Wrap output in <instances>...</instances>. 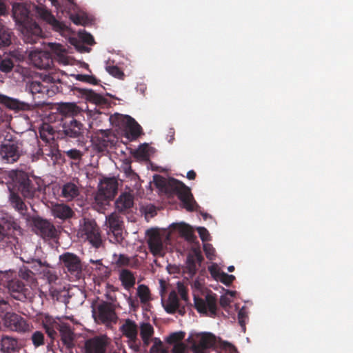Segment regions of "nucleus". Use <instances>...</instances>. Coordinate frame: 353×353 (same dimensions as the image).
Segmentation results:
<instances>
[{
	"instance_id": "f257e3e1",
	"label": "nucleus",
	"mask_w": 353,
	"mask_h": 353,
	"mask_svg": "<svg viewBox=\"0 0 353 353\" xmlns=\"http://www.w3.org/2000/svg\"><path fill=\"white\" fill-rule=\"evenodd\" d=\"M12 16L20 26L26 43H35L42 37L41 27L30 17V10L25 4L14 3L12 6Z\"/></svg>"
},
{
	"instance_id": "f03ea898",
	"label": "nucleus",
	"mask_w": 353,
	"mask_h": 353,
	"mask_svg": "<svg viewBox=\"0 0 353 353\" xmlns=\"http://www.w3.org/2000/svg\"><path fill=\"white\" fill-rule=\"evenodd\" d=\"M8 176L12 182V189L10 191L20 193L25 199L39 196L41 185L37 178L19 170L10 171Z\"/></svg>"
},
{
	"instance_id": "7ed1b4c3",
	"label": "nucleus",
	"mask_w": 353,
	"mask_h": 353,
	"mask_svg": "<svg viewBox=\"0 0 353 353\" xmlns=\"http://www.w3.org/2000/svg\"><path fill=\"white\" fill-rule=\"evenodd\" d=\"M156 178L160 179V181H156L157 185L165 186L168 192L176 194L179 200L182 202L183 208H185L188 211H194L199 207L198 204L194 199V197L190 192V189L183 183L175 179H171L165 184L163 179L161 176H156L154 177L155 180Z\"/></svg>"
},
{
	"instance_id": "20e7f679",
	"label": "nucleus",
	"mask_w": 353,
	"mask_h": 353,
	"mask_svg": "<svg viewBox=\"0 0 353 353\" xmlns=\"http://www.w3.org/2000/svg\"><path fill=\"white\" fill-rule=\"evenodd\" d=\"M78 236L88 241L94 248H99L102 245V236L100 228L94 219L83 218L79 221Z\"/></svg>"
},
{
	"instance_id": "39448f33",
	"label": "nucleus",
	"mask_w": 353,
	"mask_h": 353,
	"mask_svg": "<svg viewBox=\"0 0 353 353\" xmlns=\"http://www.w3.org/2000/svg\"><path fill=\"white\" fill-rule=\"evenodd\" d=\"M56 83L62 84L59 77L56 74H41L39 79L32 80L27 83V89L32 95L36 94L50 95V92H54V88L56 87L57 92H62L61 86L55 85Z\"/></svg>"
},
{
	"instance_id": "423d86ee",
	"label": "nucleus",
	"mask_w": 353,
	"mask_h": 353,
	"mask_svg": "<svg viewBox=\"0 0 353 353\" xmlns=\"http://www.w3.org/2000/svg\"><path fill=\"white\" fill-rule=\"evenodd\" d=\"M194 305L196 311L201 314L211 318L218 315L217 299L214 293H208L203 297L194 296Z\"/></svg>"
},
{
	"instance_id": "0eeeda50",
	"label": "nucleus",
	"mask_w": 353,
	"mask_h": 353,
	"mask_svg": "<svg viewBox=\"0 0 353 353\" xmlns=\"http://www.w3.org/2000/svg\"><path fill=\"white\" fill-rule=\"evenodd\" d=\"M3 323L5 327L19 334H27L32 329V324L25 318L15 312H7Z\"/></svg>"
},
{
	"instance_id": "6e6552de",
	"label": "nucleus",
	"mask_w": 353,
	"mask_h": 353,
	"mask_svg": "<svg viewBox=\"0 0 353 353\" xmlns=\"http://www.w3.org/2000/svg\"><path fill=\"white\" fill-rule=\"evenodd\" d=\"M62 132L65 138L78 139L79 140L83 137L85 128L84 125L78 119L73 117L60 119Z\"/></svg>"
},
{
	"instance_id": "1a4fd4ad",
	"label": "nucleus",
	"mask_w": 353,
	"mask_h": 353,
	"mask_svg": "<svg viewBox=\"0 0 353 353\" xmlns=\"http://www.w3.org/2000/svg\"><path fill=\"white\" fill-rule=\"evenodd\" d=\"M59 261L65 272H68L77 279L80 278L82 273V263L79 256L67 252L59 256Z\"/></svg>"
},
{
	"instance_id": "9d476101",
	"label": "nucleus",
	"mask_w": 353,
	"mask_h": 353,
	"mask_svg": "<svg viewBox=\"0 0 353 353\" xmlns=\"http://www.w3.org/2000/svg\"><path fill=\"white\" fill-rule=\"evenodd\" d=\"M36 14L43 21L48 23L52 28L53 30L59 32L61 35L65 36L69 32V28L63 23L58 21L51 13V12L47 9L43 5L37 6L35 7Z\"/></svg>"
},
{
	"instance_id": "9b49d317",
	"label": "nucleus",
	"mask_w": 353,
	"mask_h": 353,
	"mask_svg": "<svg viewBox=\"0 0 353 353\" xmlns=\"http://www.w3.org/2000/svg\"><path fill=\"white\" fill-rule=\"evenodd\" d=\"M110 341L105 335L95 336L85 341V353H107Z\"/></svg>"
},
{
	"instance_id": "f8f14e48",
	"label": "nucleus",
	"mask_w": 353,
	"mask_h": 353,
	"mask_svg": "<svg viewBox=\"0 0 353 353\" xmlns=\"http://www.w3.org/2000/svg\"><path fill=\"white\" fill-rule=\"evenodd\" d=\"M214 336L210 333L196 335L192 340L191 350L193 353H208V350L214 346Z\"/></svg>"
},
{
	"instance_id": "ddd939ff",
	"label": "nucleus",
	"mask_w": 353,
	"mask_h": 353,
	"mask_svg": "<svg viewBox=\"0 0 353 353\" xmlns=\"http://www.w3.org/2000/svg\"><path fill=\"white\" fill-rule=\"evenodd\" d=\"M21 156L19 147L17 143L8 142L0 145V157L4 163H14Z\"/></svg>"
},
{
	"instance_id": "4468645a",
	"label": "nucleus",
	"mask_w": 353,
	"mask_h": 353,
	"mask_svg": "<svg viewBox=\"0 0 353 353\" xmlns=\"http://www.w3.org/2000/svg\"><path fill=\"white\" fill-rule=\"evenodd\" d=\"M95 148L100 152L112 148L114 144V137L112 134L110 130H101L97 133L94 139Z\"/></svg>"
},
{
	"instance_id": "2eb2a0df",
	"label": "nucleus",
	"mask_w": 353,
	"mask_h": 353,
	"mask_svg": "<svg viewBox=\"0 0 353 353\" xmlns=\"http://www.w3.org/2000/svg\"><path fill=\"white\" fill-rule=\"evenodd\" d=\"M95 319L102 323H111L117 319L116 313L110 303L103 301L99 304L93 314Z\"/></svg>"
},
{
	"instance_id": "dca6fc26",
	"label": "nucleus",
	"mask_w": 353,
	"mask_h": 353,
	"mask_svg": "<svg viewBox=\"0 0 353 353\" xmlns=\"http://www.w3.org/2000/svg\"><path fill=\"white\" fill-rule=\"evenodd\" d=\"M31 63L37 68L47 70L53 64L52 54L46 51H34L30 54Z\"/></svg>"
},
{
	"instance_id": "f3484780",
	"label": "nucleus",
	"mask_w": 353,
	"mask_h": 353,
	"mask_svg": "<svg viewBox=\"0 0 353 353\" xmlns=\"http://www.w3.org/2000/svg\"><path fill=\"white\" fill-rule=\"evenodd\" d=\"M34 225L37 232L43 238L52 239L57 237V230L54 225L46 219L36 218Z\"/></svg>"
},
{
	"instance_id": "a211bd4d",
	"label": "nucleus",
	"mask_w": 353,
	"mask_h": 353,
	"mask_svg": "<svg viewBox=\"0 0 353 353\" xmlns=\"http://www.w3.org/2000/svg\"><path fill=\"white\" fill-rule=\"evenodd\" d=\"M203 261V257L199 249L194 248L192 252L189 253L186 259L185 270L190 276H194L198 270V266Z\"/></svg>"
},
{
	"instance_id": "6ab92c4d",
	"label": "nucleus",
	"mask_w": 353,
	"mask_h": 353,
	"mask_svg": "<svg viewBox=\"0 0 353 353\" xmlns=\"http://www.w3.org/2000/svg\"><path fill=\"white\" fill-rule=\"evenodd\" d=\"M163 305L165 312L168 314H172L176 312L181 316L185 314V305H182L179 303L178 295L174 290L170 292L167 301L163 303Z\"/></svg>"
},
{
	"instance_id": "aec40b11",
	"label": "nucleus",
	"mask_w": 353,
	"mask_h": 353,
	"mask_svg": "<svg viewBox=\"0 0 353 353\" xmlns=\"http://www.w3.org/2000/svg\"><path fill=\"white\" fill-rule=\"evenodd\" d=\"M9 201L11 206L19 212L23 219L26 221L30 220V214L28 212V207L17 192L10 191Z\"/></svg>"
},
{
	"instance_id": "412c9836",
	"label": "nucleus",
	"mask_w": 353,
	"mask_h": 353,
	"mask_svg": "<svg viewBox=\"0 0 353 353\" xmlns=\"http://www.w3.org/2000/svg\"><path fill=\"white\" fill-rule=\"evenodd\" d=\"M107 224L117 242L122 241L123 221L116 213H112L107 218Z\"/></svg>"
},
{
	"instance_id": "4be33fe9",
	"label": "nucleus",
	"mask_w": 353,
	"mask_h": 353,
	"mask_svg": "<svg viewBox=\"0 0 353 353\" xmlns=\"http://www.w3.org/2000/svg\"><path fill=\"white\" fill-rule=\"evenodd\" d=\"M63 322H59L51 316H47L42 321V327L52 342L57 336V332L61 327Z\"/></svg>"
},
{
	"instance_id": "5701e85b",
	"label": "nucleus",
	"mask_w": 353,
	"mask_h": 353,
	"mask_svg": "<svg viewBox=\"0 0 353 353\" xmlns=\"http://www.w3.org/2000/svg\"><path fill=\"white\" fill-rule=\"evenodd\" d=\"M61 340L67 349H72L74 346V334L70 325L67 323H63L59 330Z\"/></svg>"
},
{
	"instance_id": "b1692460",
	"label": "nucleus",
	"mask_w": 353,
	"mask_h": 353,
	"mask_svg": "<svg viewBox=\"0 0 353 353\" xmlns=\"http://www.w3.org/2000/svg\"><path fill=\"white\" fill-rule=\"evenodd\" d=\"M120 330L125 337L135 343L137 341L138 327L134 321L129 319H126Z\"/></svg>"
},
{
	"instance_id": "393cba45",
	"label": "nucleus",
	"mask_w": 353,
	"mask_h": 353,
	"mask_svg": "<svg viewBox=\"0 0 353 353\" xmlns=\"http://www.w3.org/2000/svg\"><path fill=\"white\" fill-rule=\"evenodd\" d=\"M116 208L120 212H126L134 205V196L129 192L122 193L115 202Z\"/></svg>"
},
{
	"instance_id": "a878e982",
	"label": "nucleus",
	"mask_w": 353,
	"mask_h": 353,
	"mask_svg": "<svg viewBox=\"0 0 353 353\" xmlns=\"http://www.w3.org/2000/svg\"><path fill=\"white\" fill-rule=\"evenodd\" d=\"M58 112L61 116L60 119L73 117L80 113L79 108L74 103H61L58 106Z\"/></svg>"
},
{
	"instance_id": "bb28decb",
	"label": "nucleus",
	"mask_w": 353,
	"mask_h": 353,
	"mask_svg": "<svg viewBox=\"0 0 353 353\" xmlns=\"http://www.w3.org/2000/svg\"><path fill=\"white\" fill-rule=\"evenodd\" d=\"M21 347L19 344L17 339L9 336H3L1 339V350L3 353H14L19 352Z\"/></svg>"
},
{
	"instance_id": "cd10ccee",
	"label": "nucleus",
	"mask_w": 353,
	"mask_h": 353,
	"mask_svg": "<svg viewBox=\"0 0 353 353\" xmlns=\"http://www.w3.org/2000/svg\"><path fill=\"white\" fill-rule=\"evenodd\" d=\"M49 292L52 300L64 303L68 302V292L64 286L51 285L49 288Z\"/></svg>"
},
{
	"instance_id": "c85d7f7f",
	"label": "nucleus",
	"mask_w": 353,
	"mask_h": 353,
	"mask_svg": "<svg viewBox=\"0 0 353 353\" xmlns=\"http://www.w3.org/2000/svg\"><path fill=\"white\" fill-rule=\"evenodd\" d=\"M148 244L150 251L154 256L161 255L163 252V242L161 236L157 233H152L149 236Z\"/></svg>"
},
{
	"instance_id": "c756f323",
	"label": "nucleus",
	"mask_w": 353,
	"mask_h": 353,
	"mask_svg": "<svg viewBox=\"0 0 353 353\" xmlns=\"http://www.w3.org/2000/svg\"><path fill=\"white\" fill-rule=\"evenodd\" d=\"M99 189L113 199L117 193L118 183L114 178L105 179L101 182Z\"/></svg>"
},
{
	"instance_id": "7c9ffc66",
	"label": "nucleus",
	"mask_w": 353,
	"mask_h": 353,
	"mask_svg": "<svg viewBox=\"0 0 353 353\" xmlns=\"http://www.w3.org/2000/svg\"><path fill=\"white\" fill-rule=\"evenodd\" d=\"M52 212L55 218L61 220H66L74 215L73 210L65 204H56L52 207Z\"/></svg>"
},
{
	"instance_id": "2f4dec72",
	"label": "nucleus",
	"mask_w": 353,
	"mask_h": 353,
	"mask_svg": "<svg viewBox=\"0 0 353 353\" xmlns=\"http://www.w3.org/2000/svg\"><path fill=\"white\" fill-rule=\"evenodd\" d=\"M80 194L79 186L72 182L65 183L61 190V195L67 201H72L77 198Z\"/></svg>"
},
{
	"instance_id": "473e14b6",
	"label": "nucleus",
	"mask_w": 353,
	"mask_h": 353,
	"mask_svg": "<svg viewBox=\"0 0 353 353\" xmlns=\"http://www.w3.org/2000/svg\"><path fill=\"white\" fill-rule=\"evenodd\" d=\"M119 279L125 290L133 288L136 283L134 274L128 269H123L119 273Z\"/></svg>"
},
{
	"instance_id": "72a5a7b5",
	"label": "nucleus",
	"mask_w": 353,
	"mask_h": 353,
	"mask_svg": "<svg viewBox=\"0 0 353 353\" xmlns=\"http://www.w3.org/2000/svg\"><path fill=\"white\" fill-rule=\"evenodd\" d=\"M79 91L90 102L99 105L107 103V99L103 96L96 93L92 90L82 88L79 89Z\"/></svg>"
},
{
	"instance_id": "f704fd0d",
	"label": "nucleus",
	"mask_w": 353,
	"mask_h": 353,
	"mask_svg": "<svg viewBox=\"0 0 353 353\" xmlns=\"http://www.w3.org/2000/svg\"><path fill=\"white\" fill-rule=\"evenodd\" d=\"M127 132L130 134L132 139L139 137L142 132L141 125L131 117H126Z\"/></svg>"
},
{
	"instance_id": "c9c22d12",
	"label": "nucleus",
	"mask_w": 353,
	"mask_h": 353,
	"mask_svg": "<svg viewBox=\"0 0 353 353\" xmlns=\"http://www.w3.org/2000/svg\"><path fill=\"white\" fill-rule=\"evenodd\" d=\"M12 32L0 22V48L11 44Z\"/></svg>"
},
{
	"instance_id": "e433bc0d",
	"label": "nucleus",
	"mask_w": 353,
	"mask_h": 353,
	"mask_svg": "<svg viewBox=\"0 0 353 353\" xmlns=\"http://www.w3.org/2000/svg\"><path fill=\"white\" fill-rule=\"evenodd\" d=\"M137 295L140 299L141 303L143 304H145L151 300L150 289L145 285L141 284L138 286Z\"/></svg>"
},
{
	"instance_id": "4c0bfd02",
	"label": "nucleus",
	"mask_w": 353,
	"mask_h": 353,
	"mask_svg": "<svg viewBox=\"0 0 353 353\" xmlns=\"http://www.w3.org/2000/svg\"><path fill=\"white\" fill-rule=\"evenodd\" d=\"M179 231L181 233V236L185 237V239L188 241L194 242V240L196 239L192 228L187 224H180L179 226Z\"/></svg>"
},
{
	"instance_id": "58836bf2",
	"label": "nucleus",
	"mask_w": 353,
	"mask_h": 353,
	"mask_svg": "<svg viewBox=\"0 0 353 353\" xmlns=\"http://www.w3.org/2000/svg\"><path fill=\"white\" fill-rule=\"evenodd\" d=\"M0 103L4 105L11 110H16L20 108L19 102L18 100L1 94H0Z\"/></svg>"
},
{
	"instance_id": "ea45409f",
	"label": "nucleus",
	"mask_w": 353,
	"mask_h": 353,
	"mask_svg": "<svg viewBox=\"0 0 353 353\" xmlns=\"http://www.w3.org/2000/svg\"><path fill=\"white\" fill-rule=\"evenodd\" d=\"M30 339L34 347H39L45 345V335L41 331H34L32 334Z\"/></svg>"
},
{
	"instance_id": "a19ab883",
	"label": "nucleus",
	"mask_w": 353,
	"mask_h": 353,
	"mask_svg": "<svg viewBox=\"0 0 353 353\" xmlns=\"http://www.w3.org/2000/svg\"><path fill=\"white\" fill-rule=\"evenodd\" d=\"M154 330L152 325L149 323H143L140 326V335L141 338H151Z\"/></svg>"
},
{
	"instance_id": "79ce46f5",
	"label": "nucleus",
	"mask_w": 353,
	"mask_h": 353,
	"mask_svg": "<svg viewBox=\"0 0 353 353\" xmlns=\"http://www.w3.org/2000/svg\"><path fill=\"white\" fill-rule=\"evenodd\" d=\"M14 67V63L12 59L9 57L2 58L0 59V70L2 72H10Z\"/></svg>"
},
{
	"instance_id": "37998d69",
	"label": "nucleus",
	"mask_w": 353,
	"mask_h": 353,
	"mask_svg": "<svg viewBox=\"0 0 353 353\" xmlns=\"http://www.w3.org/2000/svg\"><path fill=\"white\" fill-rule=\"evenodd\" d=\"M64 153L67 157L76 161L74 163H79L83 157V152L75 148L64 151Z\"/></svg>"
},
{
	"instance_id": "c03bdc74",
	"label": "nucleus",
	"mask_w": 353,
	"mask_h": 353,
	"mask_svg": "<svg viewBox=\"0 0 353 353\" xmlns=\"http://www.w3.org/2000/svg\"><path fill=\"white\" fill-rule=\"evenodd\" d=\"M114 260L115 264L118 267L129 266L130 263V259L125 254H120L119 255L114 254Z\"/></svg>"
},
{
	"instance_id": "a18cd8bd",
	"label": "nucleus",
	"mask_w": 353,
	"mask_h": 353,
	"mask_svg": "<svg viewBox=\"0 0 353 353\" xmlns=\"http://www.w3.org/2000/svg\"><path fill=\"white\" fill-rule=\"evenodd\" d=\"M106 71L112 77L119 79H123L125 74L123 72L117 65H106Z\"/></svg>"
},
{
	"instance_id": "49530a36",
	"label": "nucleus",
	"mask_w": 353,
	"mask_h": 353,
	"mask_svg": "<svg viewBox=\"0 0 353 353\" xmlns=\"http://www.w3.org/2000/svg\"><path fill=\"white\" fill-rule=\"evenodd\" d=\"M19 276L20 278L28 282H32L34 280V273L27 267L25 266L19 269Z\"/></svg>"
},
{
	"instance_id": "de8ad7c7",
	"label": "nucleus",
	"mask_w": 353,
	"mask_h": 353,
	"mask_svg": "<svg viewBox=\"0 0 353 353\" xmlns=\"http://www.w3.org/2000/svg\"><path fill=\"white\" fill-rule=\"evenodd\" d=\"M184 336L185 334L183 332H173L167 337L166 342L169 344H177L183 339Z\"/></svg>"
},
{
	"instance_id": "09e8293b",
	"label": "nucleus",
	"mask_w": 353,
	"mask_h": 353,
	"mask_svg": "<svg viewBox=\"0 0 353 353\" xmlns=\"http://www.w3.org/2000/svg\"><path fill=\"white\" fill-rule=\"evenodd\" d=\"M94 199L97 203L103 205L107 204L110 199H112V198L108 196L105 192H101L99 189L94 196Z\"/></svg>"
},
{
	"instance_id": "8fccbe9b",
	"label": "nucleus",
	"mask_w": 353,
	"mask_h": 353,
	"mask_svg": "<svg viewBox=\"0 0 353 353\" xmlns=\"http://www.w3.org/2000/svg\"><path fill=\"white\" fill-rule=\"evenodd\" d=\"M48 48L52 53L59 57L63 56V53L65 52V48L59 43H50Z\"/></svg>"
},
{
	"instance_id": "3c124183",
	"label": "nucleus",
	"mask_w": 353,
	"mask_h": 353,
	"mask_svg": "<svg viewBox=\"0 0 353 353\" xmlns=\"http://www.w3.org/2000/svg\"><path fill=\"white\" fill-rule=\"evenodd\" d=\"M75 78L80 81L87 82L93 85H97L99 81L95 77L88 74H77Z\"/></svg>"
},
{
	"instance_id": "603ef678",
	"label": "nucleus",
	"mask_w": 353,
	"mask_h": 353,
	"mask_svg": "<svg viewBox=\"0 0 353 353\" xmlns=\"http://www.w3.org/2000/svg\"><path fill=\"white\" fill-rule=\"evenodd\" d=\"M44 276L50 286L56 285L57 281L59 280V277L54 271L48 270L44 272Z\"/></svg>"
},
{
	"instance_id": "864d4df0",
	"label": "nucleus",
	"mask_w": 353,
	"mask_h": 353,
	"mask_svg": "<svg viewBox=\"0 0 353 353\" xmlns=\"http://www.w3.org/2000/svg\"><path fill=\"white\" fill-rule=\"evenodd\" d=\"M90 262L95 265V270L100 271V274L102 276H108L110 274V272L108 271V268L103 265L100 260H90Z\"/></svg>"
},
{
	"instance_id": "5fc2aeb1",
	"label": "nucleus",
	"mask_w": 353,
	"mask_h": 353,
	"mask_svg": "<svg viewBox=\"0 0 353 353\" xmlns=\"http://www.w3.org/2000/svg\"><path fill=\"white\" fill-rule=\"evenodd\" d=\"M234 279L235 276L234 275L228 274L227 273L222 272L217 280L220 281L222 283L225 284V285L230 286L234 281Z\"/></svg>"
},
{
	"instance_id": "6e6d98bb",
	"label": "nucleus",
	"mask_w": 353,
	"mask_h": 353,
	"mask_svg": "<svg viewBox=\"0 0 353 353\" xmlns=\"http://www.w3.org/2000/svg\"><path fill=\"white\" fill-rule=\"evenodd\" d=\"M203 251L206 257L209 260H214L215 256V250L213 246L210 243H205L203 245Z\"/></svg>"
},
{
	"instance_id": "4d7b16f0",
	"label": "nucleus",
	"mask_w": 353,
	"mask_h": 353,
	"mask_svg": "<svg viewBox=\"0 0 353 353\" xmlns=\"http://www.w3.org/2000/svg\"><path fill=\"white\" fill-rule=\"evenodd\" d=\"M248 319V315L245 310L243 307L238 312L239 323L243 330H245V321Z\"/></svg>"
},
{
	"instance_id": "13d9d810",
	"label": "nucleus",
	"mask_w": 353,
	"mask_h": 353,
	"mask_svg": "<svg viewBox=\"0 0 353 353\" xmlns=\"http://www.w3.org/2000/svg\"><path fill=\"white\" fill-rule=\"evenodd\" d=\"M208 270H209L210 274L212 275V276L214 279H215L216 280H217L219 279V277L220 276V275L221 274L217 264H216V263H213L212 265H210L208 268Z\"/></svg>"
},
{
	"instance_id": "bf43d9fd",
	"label": "nucleus",
	"mask_w": 353,
	"mask_h": 353,
	"mask_svg": "<svg viewBox=\"0 0 353 353\" xmlns=\"http://www.w3.org/2000/svg\"><path fill=\"white\" fill-rule=\"evenodd\" d=\"M162 341L159 338H154V344L150 348L151 353H156L160 350H163L162 347Z\"/></svg>"
},
{
	"instance_id": "052dcab7",
	"label": "nucleus",
	"mask_w": 353,
	"mask_h": 353,
	"mask_svg": "<svg viewBox=\"0 0 353 353\" xmlns=\"http://www.w3.org/2000/svg\"><path fill=\"white\" fill-rule=\"evenodd\" d=\"M197 232L202 241H209L210 234L205 228L199 227L197 228Z\"/></svg>"
},
{
	"instance_id": "680f3d73",
	"label": "nucleus",
	"mask_w": 353,
	"mask_h": 353,
	"mask_svg": "<svg viewBox=\"0 0 353 353\" xmlns=\"http://www.w3.org/2000/svg\"><path fill=\"white\" fill-rule=\"evenodd\" d=\"M178 292L181 296V299L185 303L188 301V292L185 288L181 284L178 283Z\"/></svg>"
},
{
	"instance_id": "e2e57ef3",
	"label": "nucleus",
	"mask_w": 353,
	"mask_h": 353,
	"mask_svg": "<svg viewBox=\"0 0 353 353\" xmlns=\"http://www.w3.org/2000/svg\"><path fill=\"white\" fill-rule=\"evenodd\" d=\"M81 39L83 43H86L88 45H93L94 43V37L89 33L85 32L82 34Z\"/></svg>"
},
{
	"instance_id": "0e129e2a",
	"label": "nucleus",
	"mask_w": 353,
	"mask_h": 353,
	"mask_svg": "<svg viewBox=\"0 0 353 353\" xmlns=\"http://www.w3.org/2000/svg\"><path fill=\"white\" fill-rule=\"evenodd\" d=\"M70 19L76 25H83L85 22L83 17L79 14H72L71 15Z\"/></svg>"
},
{
	"instance_id": "69168bd1",
	"label": "nucleus",
	"mask_w": 353,
	"mask_h": 353,
	"mask_svg": "<svg viewBox=\"0 0 353 353\" xmlns=\"http://www.w3.org/2000/svg\"><path fill=\"white\" fill-rule=\"evenodd\" d=\"M230 303L231 300L230 298L224 295L221 296L219 299V304L223 308L225 309L228 306L230 305Z\"/></svg>"
},
{
	"instance_id": "338daca9",
	"label": "nucleus",
	"mask_w": 353,
	"mask_h": 353,
	"mask_svg": "<svg viewBox=\"0 0 353 353\" xmlns=\"http://www.w3.org/2000/svg\"><path fill=\"white\" fill-rule=\"evenodd\" d=\"M172 353H184L185 347L183 343L175 344L172 350Z\"/></svg>"
},
{
	"instance_id": "774afa93",
	"label": "nucleus",
	"mask_w": 353,
	"mask_h": 353,
	"mask_svg": "<svg viewBox=\"0 0 353 353\" xmlns=\"http://www.w3.org/2000/svg\"><path fill=\"white\" fill-rule=\"evenodd\" d=\"M128 303H129L130 307L134 310H136L139 306V301L137 299L129 297L128 299Z\"/></svg>"
}]
</instances>
